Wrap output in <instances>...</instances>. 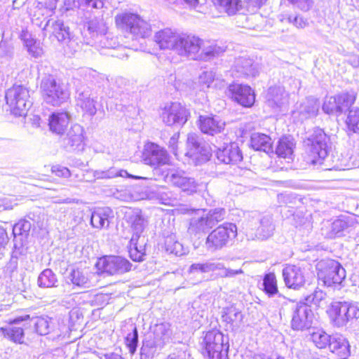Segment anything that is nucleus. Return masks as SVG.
<instances>
[{"label": "nucleus", "instance_id": "a878e982", "mask_svg": "<svg viewBox=\"0 0 359 359\" xmlns=\"http://www.w3.org/2000/svg\"><path fill=\"white\" fill-rule=\"evenodd\" d=\"M250 147L255 151L271 152L273 151L272 139L264 133H252L250 139Z\"/></svg>", "mask_w": 359, "mask_h": 359}, {"label": "nucleus", "instance_id": "774afa93", "mask_svg": "<svg viewBox=\"0 0 359 359\" xmlns=\"http://www.w3.org/2000/svg\"><path fill=\"white\" fill-rule=\"evenodd\" d=\"M130 177L133 178V179H142L143 177H138V176H134V175H130Z\"/></svg>", "mask_w": 359, "mask_h": 359}, {"label": "nucleus", "instance_id": "37998d69", "mask_svg": "<svg viewBox=\"0 0 359 359\" xmlns=\"http://www.w3.org/2000/svg\"><path fill=\"white\" fill-rule=\"evenodd\" d=\"M323 109L327 114H341L336 95L325 97Z\"/></svg>", "mask_w": 359, "mask_h": 359}, {"label": "nucleus", "instance_id": "a211bd4d", "mask_svg": "<svg viewBox=\"0 0 359 359\" xmlns=\"http://www.w3.org/2000/svg\"><path fill=\"white\" fill-rule=\"evenodd\" d=\"M295 147L294 139L291 135H284L278 138L274 153L278 158L283 159L287 163H292L294 159Z\"/></svg>", "mask_w": 359, "mask_h": 359}, {"label": "nucleus", "instance_id": "79ce46f5", "mask_svg": "<svg viewBox=\"0 0 359 359\" xmlns=\"http://www.w3.org/2000/svg\"><path fill=\"white\" fill-rule=\"evenodd\" d=\"M205 149L198 142L194 137L188 138L187 153L189 157L199 158L204 155Z\"/></svg>", "mask_w": 359, "mask_h": 359}, {"label": "nucleus", "instance_id": "3c124183", "mask_svg": "<svg viewBox=\"0 0 359 359\" xmlns=\"http://www.w3.org/2000/svg\"><path fill=\"white\" fill-rule=\"evenodd\" d=\"M20 39L25 43L29 50L35 46L36 41L32 37L31 34L27 29L22 30Z\"/></svg>", "mask_w": 359, "mask_h": 359}, {"label": "nucleus", "instance_id": "f704fd0d", "mask_svg": "<svg viewBox=\"0 0 359 359\" xmlns=\"http://www.w3.org/2000/svg\"><path fill=\"white\" fill-rule=\"evenodd\" d=\"M165 249L167 252L176 256H182L186 254V250L182 244L176 241L175 236H170L165 238Z\"/></svg>", "mask_w": 359, "mask_h": 359}, {"label": "nucleus", "instance_id": "6e6552de", "mask_svg": "<svg viewBox=\"0 0 359 359\" xmlns=\"http://www.w3.org/2000/svg\"><path fill=\"white\" fill-rule=\"evenodd\" d=\"M172 335V331L169 323L156 325L153 339L147 340L141 348V359H143L145 351H147L146 354L154 355L156 351L162 350L167 344L170 343Z\"/></svg>", "mask_w": 359, "mask_h": 359}, {"label": "nucleus", "instance_id": "ea45409f", "mask_svg": "<svg viewBox=\"0 0 359 359\" xmlns=\"http://www.w3.org/2000/svg\"><path fill=\"white\" fill-rule=\"evenodd\" d=\"M311 339L316 347L318 348H325L329 346L331 335L327 334L322 330H318L311 334Z\"/></svg>", "mask_w": 359, "mask_h": 359}, {"label": "nucleus", "instance_id": "e2e57ef3", "mask_svg": "<svg viewBox=\"0 0 359 359\" xmlns=\"http://www.w3.org/2000/svg\"><path fill=\"white\" fill-rule=\"evenodd\" d=\"M215 265H217V269H214V271H219V276L222 278H223V274L225 273L224 271L226 270L227 268H226L224 265V264L220 262H214Z\"/></svg>", "mask_w": 359, "mask_h": 359}, {"label": "nucleus", "instance_id": "de8ad7c7", "mask_svg": "<svg viewBox=\"0 0 359 359\" xmlns=\"http://www.w3.org/2000/svg\"><path fill=\"white\" fill-rule=\"evenodd\" d=\"M32 228V224L26 219H21L13 228V233L17 235H27Z\"/></svg>", "mask_w": 359, "mask_h": 359}, {"label": "nucleus", "instance_id": "13d9d810", "mask_svg": "<svg viewBox=\"0 0 359 359\" xmlns=\"http://www.w3.org/2000/svg\"><path fill=\"white\" fill-rule=\"evenodd\" d=\"M180 135L179 133H175L170 139L168 142V147L175 150L177 147Z\"/></svg>", "mask_w": 359, "mask_h": 359}, {"label": "nucleus", "instance_id": "6ab92c4d", "mask_svg": "<svg viewBox=\"0 0 359 359\" xmlns=\"http://www.w3.org/2000/svg\"><path fill=\"white\" fill-rule=\"evenodd\" d=\"M285 285L289 288L299 290L305 283L303 270L295 265H287L282 271Z\"/></svg>", "mask_w": 359, "mask_h": 359}, {"label": "nucleus", "instance_id": "b1692460", "mask_svg": "<svg viewBox=\"0 0 359 359\" xmlns=\"http://www.w3.org/2000/svg\"><path fill=\"white\" fill-rule=\"evenodd\" d=\"M328 348L330 351L341 358H346L350 355V345L348 340L341 334L331 335Z\"/></svg>", "mask_w": 359, "mask_h": 359}, {"label": "nucleus", "instance_id": "2f4dec72", "mask_svg": "<svg viewBox=\"0 0 359 359\" xmlns=\"http://www.w3.org/2000/svg\"><path fill=\"white\" fill-rule=\"evenodd\" d=\"M338 104L341 112L350 108L355 102L357 98V93L354 90H347L336 94Z\"/></svg>", "mask_w": 359, "mask_h": 359}, {"label": "nucleus", "instance_id": "f03ea898", "mask_svg": "<svg viewBox=\"0 0 359 359\" xmlns=\"http://www.w3.org/2000/svg\"><path fill=\"white\" fill-rule=\"evenodd\" d=\"M318 277L320 281L327 287L341 288L346 276V272L342 265L334 259H323L317 264Z\"/></svg>", "mask_w": 359, "mask_h": 359}, {"label": "nucleus", "instance_id": "f257e3e1", "mask_svg": "<svg viewBox=\"0 0 359 359\" xmlns=\"http://www.w3.org/2000/svg\"><path fill=\"white\" fill-rule=\"evenodd\" d=\"M217 52L216 46L193 34L182 35L177 53L180 55H191L194 59H205L213 56Z\"/></svg>", "mask_w": 359, "mask_h": 359}, {"label": "nucleus", "instance_id": "bb28decb", "mask_svg": "<svg viewBox=\"0 0 359 359\" xmlns=\"http://www.w3.org/2000/svg\"><path fill=\"white\" fill-rule=\"evenodd\" d=\"M129 254L135 262H142L146 256L145 239L141 236H133L129 242Z\"/></svg>", "mask_w": 359, "mask_h": 359}, {"label": "nucleus", "instance_id": "423d86ee", "mask_svg": "<svg viewBox=\"0 0 359 359\" xmlns=\"http://www.w3.org/2000/svg\"><path fill=\"white\" fill-rule=\"evenodd\" d=\"M114 21L118 28L136 36L144 38L150 31L148 22L135 13L124 12L117 14Z\"/></svg>", "mask_w": 359, "mask_h": 359}, {"label": "nucleus", "instance_id": "052dcab7", "mask_svg": "<svg viewBox=\"0 0 359 359\" xmlns=\"http://www.w3.org/2000/svg\"><path fill=\"white\" fill-rule=\"evenodd\" d=\"M245 3L260 8L264 4L266 3L268 0H244Z\"/></svg>", "mask_w": 359, "mask_h": 359}, {"label": "nucleus", "instance_id": "ddd939ff", "mask_svg": "<svg viewBox=\"0 0 359 359\" xmlns=\"http://www.w3.org/2000/svg\"><path fill=\"white\" fill-rule=\"evenodd\" d=\"M97 266L103 272L114 275L129 271L132 264L128 259L122 257L109 256L100 259L97 263Z\"/></svg>", "mask_w": 359, "mask_h": 359}, {"label": "nucleus", "instance_id": "49530a36", "mask_svg": "<svg viewBox=\"0 0 359 359\" xmlns=\"http://www.w3.org/2000/svg\"><path fill=\"white\" fill-rule=\"evenodd\" d=\"M226 211L224 208H215L211 210L206 214L205 217L212 227H213L219 222L224 219Z\"/></svg>", "mask_w": 359, "mask_h": 359}, {"label": "nucleus", "instance_id": "e433bc0d", "mask_svg": "<svg viewBox=\"0 0 359 359\" xmlns=\"http://www.w3.org/2000/svg\"><path fill=\"white\" fill-rule=\"evenodd\" d=\"M262 285L264 291L269 297L273 296L278 292L276 278L273 273H266L264 276Z\"/></svg>", "mask_w": 359, "mask_h": 359}, {"label": "nucleus", "instance_id": "603ef678", "mask_svg": "<svg viewBox=\"0 0 359 359\" xmlns=\"http://www.w3.org/2000/svg\"><path fill=\"white\" fill-rule=\"evenodd\" d=\"M18 255H20L19 252L17 251H13L11 259L7 264V269H9L11 272L14 271L18 268Z\"/></svg>", "mask_w": 359, "mask_h": 359}, {"label": "nucleus", "instance_id": "0eeeda50", "mask_svg": "<svg viewBox=\"0 0 359 359\" xmlns=\"http://www.w3.org/2000/svg\"><path fill=\"white\" fill-rule=\"evenodd\" d=\"M237 235V227L233 223H224L214 229L207 237L206 249L214 252L225 247L229 240Z\"/></svg>", "mask_w": 359, "mask_h": 359}, {"label": "nucleus", "instance_id": "a19ab883", "mask_svg": "<svg viewBox=\"0 0 359 359\" xmlns=\"http://www.w3.org/2000/svg\"><path fill=\"white\" fill-rule=\"evenodd\" d=\"M36 332L40 335H46L50 331L51 320L48 317H35L32 319Z\"/></svg>", "mask_w": 359, "mask_h": 359}, {"label": "nucleus", "instance_id": "f3484780", "mask_svg": "<svg viewBox=\"0 0 359 359\" xmlns=\"http://www.w3.org/2000/svg\"><path fill=\"white\" fill-rule=\"evenodd\" d=\"M216 157L219 161L225 164L236 165L243 161V154L235 142L226 144L216 151Z\"/></svg>", "mask_w": 359, "mask_h": 359}, {"label": "nucleus", "instance_id": "0e129e2a", "mask_svg": "<svg viewBox=\"0 0 359 359\" xmlns=\"http://www.w3.org/2000/svg\"><path fill=\"white\" fill-rule=\"evenodd\" d=\"M189 7H196L198 4V0H183Z\"/></svg>", "mask_w": 359, "mask_h": 359}, {"label": "nucleus", "instance_id": "412c9836", "mask_svg": "<svg viewBox=\"0 0 359 359\" xmlns=\"http://www.w3.org/2000/svg\"><path fill=\"white\" fill-rule=\"evenodd\" d=\"M69 123L70 115L65 111L53 112L48 120L50 130L57 135H63L67 130Z\"/></svg>", "mask_w": 359, "mask_h": 359}, {"label": "nucleus", "instance_id": "39448f33", "mask_svg": "<svg viewBox=\"0 0 359 359\" xmlns=\"http://www.w3.org/2000/svg\"><path fill=\"white\" fill-rule=\"evenodd\" d=\"M306 142L307 161L313 165L322 164L330 151V137L323 130H317Z\"/></svg>", "mask_w": 359, "mask_h": 359}, {"label": "nucleus", "instance_id": "cd10ccee", "mask_svg": "<svg viewBox=\"0 0 359 359\" xmlns=\"http://www.w3.org/2000/svg\"><path fill=\"white\" fill-rule=\"evenodd\" d=\"M243 318L241 311L234 306L226 308L222 314L223 321L226 323L228 328L231 330L238 329L243 322Z\"/></svg>", "mask_w": 359, "mask_h": 359}, {"label": "nucleus", "instance_id": "c9c22d12", "mask_svg": "<svg viewBox=\"0 0 359 359\" xmlns=\"http://www.w3.org/2000/svg\"><path fill=\"white\" fill-rule=\"evenodd\" d=\"M214 269H217L214 262L206 261L205 262H198L192 264L188 270L189 275L196 276L198 273H207L213 272Z\"/></svg>", "mask_w": 359, "mask_h": 359}, {"label": "nucleus", "instance_id": "20e7f679", "mask_svg": "<svg viewBox=\"0 0 359 359\" xmlns=\"http://www.w3.org/2000/svg\"><path fill=\"white\" fill-rule=\"evenodd\" d=\"M229 341L217 330L208 332L201 342L202 353L208 359H228Z\"/></svg>", "mask_w": 359, "mask_h": 359}, {"label": "nucleus", "instance_id": "c03bdc74", "mask_svg": "<svg viewBox=\"0 0 359 359\" xmlns=\"http://www.w3.org/2000/svg\"><path fill=\"white\" fill-rule=\"evenodd\" d=\"M344 313L346 318V323L359 318V306L356 302H344Z\"/></svg>", "mask_w": 359, "mask_h": 359}, {"label": "nucleus", "instance_id": "5fc2aeb1", "mask_svg": "<svg viewBox=\"0 0 359 359\" xmlns=\"http://www.w3.org/2000/svg\"><path fill=\"white\" fill-rule=\"evenodd\" d=\"M214 81V77L209 74L205 73L203 76L200 77V83L202 86L210 88L211 83Z\"/></svg>", "mask_w": 359, "mask_h": 359}, {"label": "nucleus", "instance_id": "9b49d317", "mask_svg": "<svg viewBox=\"0 0 359 359\" xmlns=\"http://www.w3.org/2000/svg\"><path fill=\"white\" fill-rule=\"evenodd\" d=\"M231 100L244 107H251L255 102V93L247 84L232 83L228 86Z\"/></svg>", "mask_w": 359, "mask_h": 359}, {"label": "nucleus", "instance_id": "09e8293b", "mask_svg": "<svg viewBox=\"0 0 359 359\" xmlns=\"http://www.w3.org/2000/svg\"><path fill=\"white\" fill-rule=\"evenodd\" d=\"M325 293L322 290H316L311 294L305 297V302L303 304H306L307 305L313 304L315 306H319L321 301L325 299Z\"/></svg>", "mask_w": 359, "mask_h": 359}, {"label": "nucleus", "instance_id": "bf43d9fd", "mask_svg": "<svg viewBox=\"0 0 359 359\" xmlns=\"http://www.w3.org/2000/svg\"><path fill=\"white\" fill-rule=\"evenodd\" d=\"M290 3L293 5H296L298 7L303 8L305 6H309L310 0H287Z\"/></svg>", "mask_w": 359, "mask_h": 359}, {"label": "nucleus", "instance_id": "4c0bfd02", "mask_svg": "<svg viewBox=\"0 0 359 359\" xmlns=\"http://www.w3.org/2000/svg\"><path fill=\"white\" fill-rule=\"evenodd\" d=\"M2 334L15 343H22L23 329L19 327L9 326L1 328Z\"/></svg>", "mask_w": 359, "mask_h": 359}, {"label": "nucleus", "instance_id": "5701e85b", "mask_svg": "<svg viewBox=\"0 0 359 359\" xmlns=\"http://www.w3.org/2000/svg\"><path fill=\"white\" fill-rule=\"evenodd\" d=\"M126 216L128 221L131 224L133 231V236H141V233L144 231V228L147 225V219L142 215V210L140 209H130L126 212Z\"/></svg>", "mask_w": 359, "mask_h": 359}, {"label": "nucleus", "instance_id": "6e6d98bb", "mask_svg": "<svg viewBox=\"0 0 359 359\" xmlns=\"http://www.w3.org/2000/svg\"><path fill=\"white\" fill-rule=\"evenodd\" d=\"M82 108L90 114H94L95 111V107L93 100H86L83 102Z\"/></svg>", "mask_w": 359, "mask_h": 359}, {"label": "nucleus", "instance_id": "7ed1b4c3", "mask_svg": "<svg viewBox=\"0 0 359 359\" xmlns=\"http://www.w3.org/2000/svg\"><path fill=\"white\" fill-rule=\"evenodd\" d=\"M8 110L15 116H25L32 106L29 90L22 85H13L6 92Z\"/></svg>", "mask_w": 359, "mask_h": 359}, {"label": "nucleus", "instance_id": "4d7b16f0", "mask_svg": "<svg viewBox=\"0 0 359 359\" xmlns=\"http://www.w3.org/2000/svg\"><path fill=\"white\" fill-rule=\"evenodd\" d=\"M225 273L223 274V278H232L236 276V275L243 273V271L241 269H231L227 268L226 270L224 271Z\"/></svg>", "mask_w": 359, "mask_h": 359}, {"label": "nucleus", "instance_id": "f8f14e48", "mask_svg": "<svg viewBox=\"0 0 359 359\" xmlns=\"http://www.w3.org/2000/svg\"><path fill=\"white\" fill-rule=\"evenodd\" d=\"M41 94L46 102L54 106L65 101L66 93L62 88L53 78H47L41 83Z\"/></svg>", "mask_w": 359, "mask_h": 359}, {"label": "nucleus", "instance_id": "338daca9", "mask_svg": "<svg viewBox=\"0 0 359 359\" xmlns=\"http://www.w3.org/2000/svg\"><path fill=\"white\" fill-rule=\"evenodd\" d=\"M304 221L303 224H306V226H307L308 227H311L310 222L307 220V218L304 219Z\"/></svg>", "mask_w": 359, "mask_h": 359}, {"label": "nucleus", "instance_id": "864d4df0", "mask_svg": "<svg viewBox=\"0 0 359 359\" xmlns=\"http://www.w3.org/2000/svg\"><path fill=\"white\" fill-rule=\"evenodd\" d=\"M186 351L182 349H176L170 353L165 359H186Z\"/></svg>", "mask_w": 359, "mask_h": 359}, {"label": "nucleus", "instance_id": "473e14b6", "mask_svg": "<svg viewBox=\"0 0 359 359\" xmlns=\"http://www.w3.org/2000/svg\"><path fill=\"white\" fill-rule=\"evenodd\" d=\"M73 285L81 287H89V280L84 271L79 269H72L67 276Z\"/></svg>", "mask_w": 359, "mask_h": 359}, {"label": "nucleus", "instance_id": "1a4fd4ad", "mask_svg": "<svg viewBox=\"0 0 359 359\" xmlns=\"http://www.w3.org/2000/svg\"><path fill=\"white\" fill-rule=\"evenodd\" d=\"M142 162L154 168L170 164V156L167 151L156 143L147 142L142 151Z\"/></svg>", "mask_w": 359, "mask_h": 359}, {"label": "nucleus", "instance_id": "393cba45", "mask_svg": "<svg viewBox=\"0 0 359 359\" xmlns=\"http://www.w3.org/2000/svg\"><path fill=\"white\" fill-rule=\"evenodd\" d=\"M344 309V302H334L330 304L327 313L334 326L342 327L347 325Z\"/></svg>", "mask_w": 359, "mask_h": 359}, {"label": "nucleus", "instance_id": "2eb2a0df", "mask_svg": "<svg viewBox=\"0 0 359 359\" xmlns=\"http://www.w3.org/2000/svg\"><path fill=\"white\" fill-rule=\"evenodd\" d=\"M352 225L349 217L340 216L333 222L327 221L321 228L322 234L327 238H334L343 236V233Z\"/></svg>", "mask_w": 359, "mask_h": 359}, {"label": "nucleus", "instance_id": "dca6fc26", "mask_svg": "<svg viewBox=\"0 0 359 359\" xmlns=\"http://www.w3.org/2000/svg\"><path fill=\"white\" fill-rule=\"evenodd\" d=\"M188 111L177 103L165 107L161 114L163 121L168 126L183 124L187 120Z\"/></svg>", "mask_w": 359, "mask_h": 359}, {"label": "nucleus", "instance_id": "69168bd1", "mask_svg": "<svg viewBox=\"0 0 359 359\" xmlns=\"http://www.w3.org/2000/svg\"><path fill=\"white\" fill-rule=\"evenodd\" d=\"M29 316L27 315V316H25V317H19V318H15L13 322L14 323H18L19 322H21V321H23V320H25L26 319L29 318Z\"/></svg>", "mask_w": 359, "mask_h": 359}, {"label": "nucleus", "instance_id": "c756f323", "mask_svg": "<svg viewBox=\"0 0 359 359\" xmlns=\"http://www.w3.org/2000/svg\"><path fill=\"white\" fill-rule=\"evenodd\" d=\"M111 213L109 208H99L91 215L90 223L95 228L102 229L109 226V217Z\"/></svg>", "mask_w": 359, "mask_h": 359}, {"label": "nucleus", "instance_id": "4468645a", "mask_svg": "<svg viewBox=\"0 0 359 359\" xmlns=\"http://www.w3.org/2000/svg\"><path fill=\"white\" fill-rule=\"evenodd\" d=\"M182 35L171 28H164L156 32L154 41L161 49L174 50L177 52Z\"/></svg>", "mask_w": 359, "mask_h": 359}, {"label": "nucleus", "instance_id": "a18cd8bd", "mask_svg": "<svg viewBox=\"0 0 359 359\" xmlns=\"http://www.w3.org/2000/svg\"><path fill=\"white\" fill-rule=\"evenodd\" d=\"M125 343L130 354H134L137 350L138 344V332L135 327H133L132 332L127 334L125 339Z\"/></svg>", "mask_w": 359, "mask_h": 359}, {"label": "nucleus", "instance_id": "7c9ffc66", "mask_svg": "<svg viewBox=\"0 0 359 359\" xmlns=\"http://www.w3.org/2000/svg\"><path fill=\"white\" fill-rule=\"evenodd\" d=\"M275 230L272 219L269 216L263 217L260 220V224L257 229L256 236L261 240H265L271 237Z\"/></svg>", "mask_w": 359, "mask_h": 359}, {"label": "nucleus", "instance_id": "9d476101", "mask_svg": "<svg viewBox=\"0 0 359 359\" xmlns=\"http://www.w3.org/2000/svg\"><path fill=\"white\" fill-rule=\"evenodd\" d=\"M291 327L294 330L309 329L313 321L314 314L309 305L299 302L292 309Z\"/></svg>", "mask_w": 359, "mask_h": 359}, {"label": "nucleus", "instance_id": "aec40b11", "mask_svg": "<svg viewBox=\"0 0 359 359\" xmlns=\"http://www.w3.org/2000/svg\"><path fill=\"white\" fill-rule=\"evenodd\" d=\"M225 122L216 116H200L198 126L200 130L209 135H215L222 133L225 128Z\"/></svg>", "mask_w": 359, "mask_h": 359}, {"label": "nucleus", "instance_id": "8fccbe9b", "mask_svg": "<svg viewBox=\"0 0 359 359\" xmlns=\"http://www.w3.org/2000/svg\"><path fill=\"white\" fill-rule=\"evenodd\" d=\"M51 172L58 177H69L71 175L70 170L67 168L60 165L52 166Z\"/></svg>", "mask_w": 359, "mask_h": 359}, {"label": "nucleus", "instance_id": "680f3d73", "mask_svg": "<svg viewBox=\"0 0 359 359\" xmlns=\"http://www.w3.org/2000/svg\"><path fill=\"white\" fill-rule=\"evenodd\" d=\"M8 241V237L6 229L0 226V244L3 245L6 243Z\"/></svg>", "mask_w": 359, "mask_h": 359}, {"label": "nucleus", "instance_id": "c85d7f7f", "mask_svg": "<svg viewBox=\"0 0 359 359\" xmlns=\"http://www.w3.org/2000/svg\"><path fill=\"white\" fill-rule=\"evenodd\" d=\"M217 10L226 13L229 15H234L243 8L241 0H211Z\"/></svg>", "mask_w": 359, "mask_h": 359}, {"label": "nucleus", "instance_id": "58836bf2", "mask_svg": "<svg viewBox=\"0 0 359 359\" xmlns=\"http://www.w3.org/2000/svg\"><path fill=\"white\" fill-rule=\"evenodd\" d=\"M348 130L352 133L359 131V108L349 109L346 119Z\"/></svg>", "mask_w": 359, "mask_h": 359}, {"label": "nucleus", "instance_id": "72a5a7b5", "mask_svg": "<svg viewBox=\"0 0 359 359\" xmlns=\"http://www.w3.org/2000/svg\"><path fill=\"white\" fill-rule=\"evenodd\" d=\"M37 282L40 287H53L57 286V278L51 269H46L39 274Z\"/></svg>", "mask_w": 359, "mask_h": 359}, {"label": "nucleus", "instance_id": "4be33fe9", "mask_svg": "<svg viewBox=\"0 0 359 359\" xmlns=\"http://www.w3.org/2000/svg\"><path fill=\"white\" fill-rule=\"evenodd\" d=\"M204 209H190L187 210L188 214H196L199 215L198 218H193L191 219L188 232L191 235H197L201 233L208 231L210 229L212 228L208 222V219L205 216Z\"/></svg>", "mask_w": 359, "mask_h": 359}]
</instances>
